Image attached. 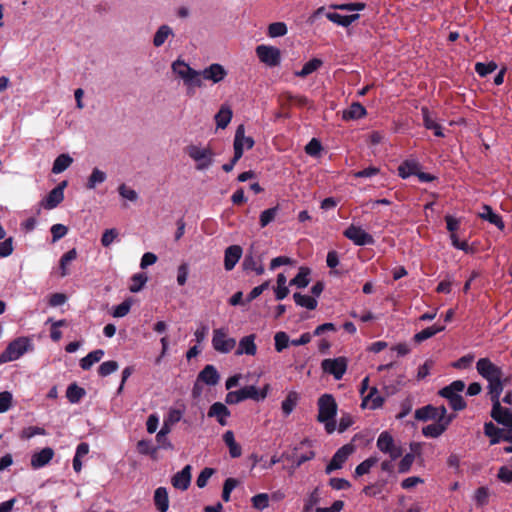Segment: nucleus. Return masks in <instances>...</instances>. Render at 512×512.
I'll return each instance as SVG.
<instances>
[{"label":"nucleus","instance_id":"f704fd0d","mask_svg":"<svg viewBox=\"0 0 512 512\" xmlns=\"http://www.w3.org/2000/svg\"><path fill=\"white\" fill-rule=\"evenodd\" d=\"M171 69L173 73L177 75L182 81L186 79V77H188L194 70L182 59L175 60L171 65Z\"/></svg>","mask_w":512,"mask_h":512},{"label":"nucleus","instance_id":"b1692460","mask_svg":"<svg viewBox=\"0 0 512 512\" xmlns=\"http://www.w3.org/2000/svg\"><path fill=\"white\" fill-rule=\"evenodd\" d=\"M421 113L423 117V124L424 127L428 130H432L434 132V135L437 137H444V133L442 131V127L440 124H438L433 118L429 112V109L427 107L421 108Z\"/></svg>","mask_w":512,"mask_h":512},{"label":"nucleus","instance_id":"603ef678","mask_svg":"<svg viewBox=\"0 0 512 512\" xmlns=\"http://www.w3.org/2000/svg\"><path fill=\"white\" fill-rule=\"evenodd\" d=\"M278 206H275V207H272V208H269V209H266L264 210L261 214H260V226L261 228H264L266 227L267 225H269L272 221L275 220L277 214H278Z\"/></svg>","mask_w":512,"mask_h":512},{"label":"nucleus","instance_id":"20e7f679","mask_svg":"<svg viewBox=\"0 0 512 512\" xmlns=\"http://www.w3.org/2000/svg\"><path fill=\"white\" fill-rule=\"evenodd\" d=\"M464 388L465 383L462 380H455L450 385L442 388L439 394L448 400L455 411H460L466 407V402L460 395Z\"/></svg>","mask_w":512,"mask_h":512},{"label":"nucleus","instance_id":"de8ad7c7","mask_svg":"<svg viewBox=\"0 0 512 512\" xmlns=\"http://www.w3.org/2000/svg\"><path fill=\"white\" fill-rule=\"evenodd\" d=\"M378 461L379 458L377 456H370L369 458L365 459L355 468V476L359 477L369 473L371 468L374 467Z\"/></svg>","mask_w":512,"mask_h":512},{"label":"nucleus","instance_id":"4d7b16f0","mask_svg":"<svg viewBox=\"0 0 512 512\" xmlns=\"http://www.w3.org/2000/svg\"><path fill=\"white\" fill-rule=\"evenodd\" d=\"M118 193L122 198L130 202H136L139 198L138 193L134 189L128 187L126 184L119 185Z\"/></svg>","mask_w":512,"mask_h":512},{"label":"nucleus","instance_id":"6e6552de","mask_svg":"<svg viewBox=\"0 0 512 512\" xmlns=\"http://www.w3.org/2000/svg\"><path fill=\"white\" fill-rule=\"evenodd\" d=\"M246 399H252L254 401H263L265 394H257V387L254 385L245 386L237 391H230L227 393L225 401L227 404H238Z\"/></svg>","mask_w":512,"mask_h":512},{"label":"nucleus","instance_id":"cd10ccee","mask_svg":"<svg viewBox=\"0 0 512 512\" xmlns=\"http://www.w3.org/2000/svg\"><path fill=\"white\" fill-rule=\"evenodd\" d=\"M326 17L331 22L342 26V27H348L353 22L357 21L359 19V14H352V15H341L339 13H327Z\"/></svg>","mask_w":512,"mask_h":512},{"label":"nucleus","instance_id":"5701e85b","mask_svg":"<svg viewBox=\"0 0 512 512\" xmlns=\"http://www.w3.org/2000/svg\"><path fill=\"white\" fill-rule=\"evenodd\" d=\"M220 375L213 365H206L198 374L197 381H201L207 385L214 386L219 382Z\"/></svg>","mask_w":512,"mask_h":512},{"label":"nucleus","instance_id":"13d9d810","mask_svg":"<svg viewBox=\"0 0 512 512\" xmlns=\"http://www.w3.org/2000/svg\"><path fill=\"white\" fill-rule=\"evenodd\" d=\"M269 498L267 493H259L251 498L252 506L255 509L263 510L269 506Z\"/></svg>","mask_w":512,"mask_h":512},{"label":"nucleus","instance_id":"7ed1b4c3","mask_svg":"<svg viewBox=\"0 0 512 512\" xmlns=\"http://www.w3.org/2000/svg\"><path fill=\"white\" fill-rule=\"evenodd\" d=\"M187 155L195 162L198 171L207 170L214 162V152L209 146L192 144L186 147Z\"/></svg>","mask_w":512,"mask_h":512},{"label":"nucleus","instance_id":"2eb2a0df","mask_svg":"<svg viewBox=\"0 0 512 512\" xmlns=\"http://www.w3.org/2000/svg\"><path fill=\"white\" fill-rule=\"evenodd\" d=\"M352 452L353 447L351 445H344L338 449L327 465L325 470L326 473L330 474L332 471L342 468L343 464L346 462Z\"/></svg>","mask_w":512,"mask_h":512},{"label":"nucleus","instance_id":"864d4df0","mask_svg":"<svg viewBox=\"0 0 512 512\" xmlns=\"http://www.w3.org/2000/svg\"><path fill=\"white\" fill-rule=\"evenodd\" d=\"M148 278L146 276V274L144 273H137V274H134L131 278V285L129 287L130 291L132 293H137L139 292L143 286L146 284Z\"/></svg>","mask_w":512,"mask_h":512},{"label":"nucleus","instance_id":"72a5a7b5","mask_svg":"<svg viewBox=\"0 0 512 512\" xmlns=\"http://www.w3.org/2000/svg\"><path fill=\"white\" fill-rule=\"evenodd\" d=\"M173 36H174V33L170 26H168L166 24L161 25L153 37V45L155 47H160L166 42V40L169 37H173Z\"/></svg>","mask_w":512,"mask_h":512},{"label":"nucleus","instance_id":"4c0bfd02","mask_svg":"<svg viewBox=\"0 0 512 512\" xmlns=\"http://www.w3.org/2000/svg\"><path fill=\"white\" fill-rule=\"evenodd\" d=\"M444 330H445V325L435 324L431 327H427V328L423 329L422 331L416 333L414 335V340L416 342L420 343L422 341H425V340L433 337L437 333L442 332Z\"/></svg>","mask_w":512,"mask_h":512},{"label":"nucleus","instance_id":"c756f323","mask_svg":"<svg viewBox=\"0 0 512 512\" xmlns=\"http://www.w3.org/2000/svg\"><path fill=\"white\" fill-rule=\"evenodd\" d=\"M223 441L229 448V454L232 458H238L242 455V448L235 441L234 433L231 430H228L224 433Z\"/></svg>","mask_w":512,"mask_h":512},{"label":"nucleus","instance_id":"c03bdc74","mask_svg":"<svg viewBox=\"0 0 512 512\" xmlns=\"http://www.w3.org/2000/svg\"><path fill=\"white\" fill-rule=\"evenodd\" d=\"M322 65V61L318 58H313L310 61L306 62L301 70L295 72L297 77L304 78L316 70H318Z\"/></svg>","mask_w":512,"mask_h":512},{"label":"nucleus","instance_id":"338daca9","mask_svg":"<svg viewBox=\"0 0 512 512\" xmlns=\"http://www.w3.org/2000/svg\"><path fill=\"white\" fill-rule=\"evenodd\" d=\"M50 231L52 234V242L55 243L67 234L68 228L63 224H54Z\"/></svg>","mask_w":512,"mask_h":512},{"label":"nucleus","instance_id":"2f4dec72","mask_svg":"<svg viewBox=\"0 0 512 512\" xmlns=\"http://www.w3.org/2000/svg\"><path fill=\"white\" fill-rule=\"evenodd\" d=\"M366 109L359 102L352 103L347 110L343 112L344 120H356L366 115Z\"/></svg>","mask_w":512,"mask_h":512},{"label":"nucleus","instance_id":"4be33fe9","mask_svg":"<svg viewBox=\"0 0 512 512\" xmlns=\"http://www.w3.org/2000/svg\"><path fill=\"white\" fill-rule=\"evenodd\" d=\"M257 352V346L255 344V335L251 334L240 339L236 355H250L254 356Z\"/></svg>","mask_w":512,"mask_h":512},{"label":"nucleus","instance_id":"dca6fc26","mask_svg":"<svg viewBox=\"0 0 512 512\" xmlns=\"http://www.w3.org/2000/svg\"><path fill=\"white\" fill-rule=\"evenodd\" d=\"M227 70L218 63H213L201 71L202 80H209L216 84L224 80Z\"/></svg>","mask_w":512,"mask_h":512},{"label":"nucleus","instance_id":"a211bd4d","mask_svg":"<svg viewBox=\"0 0 512 512\" xmlns=\"http://www.w3.org/2000/svg\"><path fill=\"white\" fill-rule=\"evenodd\" d=\"M54 450L50 447H45L42 450L35 452L31 456V467L34 470L46 466L53 458Z\"/></svg>","mask_w":512,"mask_h":512},{"label":"nucleus","instance_id":"bf43d9fd","mask_svg":"<svg viewBox=\"0 0 512 512\" xmlns=\"http://www.w3.org/2000/svg\"><path fill=\"white\" fill-rule=\"evenodd\" d=\"M496 69H497V64L493 61H491L489 63L478 62L475 64V71L481 77L487 76L488 74L494 72Z\"/></svg>","mask_w":512,"mask_h":512},{"label":"nucleus","instance_id":"69168bd1","mask_svg":"<svg viewBox=\"0 0 512 512\" xmlns=\"http://www.w3.org/2000/svg\"><path fill=\"white\" fill-rule=\"evenodd\" d=\"M414 460H415V456L413 455V453L405 454L402 457V459L400 460L399 465H398L399 473H407L410 470Z\"/></svg>","mask_w":512,"mask_h":512},{"label":"nucleus","instance_id":"473e14b6","mask_svg":"<svg viewBox=\"0 0 512 512\" xmlns=\"http://www.w3.org/2000/svg\"><path fill=\"white\" fill-rule=\"evenodd\" d=\"M419 170V163L415 160H405L398 167V175L406 179L411 175H416Z\"/></svg>","mask_w":512,"mask_h":512},{"label":"nucleus","instance_id":"e2e57ef3","mask_svg":"<svg viewBox=\"0 0 512 512\" xmlns=\"http://www.w3.org/2000/svg\"><path fill=\"white\" fill-rule=\"evenodd\" d=\"M451 243L454 248L464 251L468 254H474L475 249L467 241H460L456 234H450Z\"/></svg>","mask_w":512,"mask_h":512},{"label":"nucleus","instance_id":"9d476101","mask_svg":"<svg viewBox=\"0 0 512 512\" xmlns=\"http://www.w3.org/2000/svg\"><path fill=\"white\" fill-rule=\"evenodd\" d=\"M256 54L260 61L269 67L278 66L281 62V52L273 46L259 45L256 47Z\"/></svg>","mask_w":512,"mask_h":512},{"label":"nucleus","instance_id":"a19ab883","mask_svg":"<svg viewBox=\"0 0 512 512\" xmlns=\"http://www.w3.org/2000/svg\"><path fill=\"white\" fill-rule=\"evenodd\" d=\"M232 119V111L228 106L223 105L215 115L217 128L224 129Z\"/></svg>","mask_w":512,"mask_h":512},{"label":"nucleus","instance_id":"8fccbe9b","mask_svg":"<svg viewBox=\"0 0 512 512\" xmlns=\"http://www.w3.org/2000/svg\"><path fill=\"white\" fill-rule=\"evenodd\" d=\"M183 84L187 87L188 92L194 88H199L203 85L201 71L193 70L192 73L183 80Z\"/></svg>","mask_w":512,"mask_h":512},{"label":"nucleus","instance_id":"f3484780","mask_svg":"<svg viewBox=\"0 0 512 512\" xmlns=\"http://www.w3.org/2000/svg\"><path fill=\"white\" fill-rule=\"evenodd\" d=\"M65 186L66 182L64 181L48 193V195L43 201L44 208L54 209L63 201Z\"/></svg>","mask_w":512,"mask_h":512},{"label":"nucleus","instance_id":"c9c22d12","mask_svg":"<svg viewBox=\"0 0 512 512\" xmlns=\"http://www.w3.org/2000/svg\"><path fill=\"white\" fill-rule=\"evenodd\" d=\"M171 69L173 73L177 75L182 81L186 79V77H188L194 70L182 59L175 60L171 65Z\"/></svg>","mask_w":512,"mask_h":512},{"label":"nucleus","instance_id":"ea45409f","mask_svg":"<svg viewBox=\"0 0 512 512\" xmlns=\"http://www.w3.org/2000/svg\"><path fill=\"white\" fill-rule=\"evenodd\" d=\"M107 179V174L99 168H94L88 177L86 188L93 190L97 185L102 184Z\"/></svg>","mask_w":512,"mask_h":512},{"label":"nucleus","instance_id":"39448f33","mask_svg":"<svg viewBox=\"0 0 512 512\" xmlns=\"http://www.w3.org/2000/svg\"><path fill=\"white\" fill-rule=\"evenodd\" d=\"M30 346V340L26 337H19L13 340L0 354V363H7L19 359L29 350Z\"/></svg>","mask_w":512,"mask_h":512},{"label":"nucleus","instance_id":"0eeeda50","mask_svg":"<svg viewBox=\"0 0 512 512\" xmlns=\"http://www.w3.org/2000/svg\"><path fill=\"white\" fill-rule=\"evenodd\" d=\"M211 342L214 350L223 354L231 352L236 346V340L228 335L226 328L214 329Z\"/></svg>","mask_w":512,"mask_h":512},{"label":"nucleus","instance_id":"37998d69","mask_svg":"<svg viewBox=\"0 0 512 512\" xmlns=\"http://www.w3.org/2000/svg\"><path fill=\"white\" fill-rule=\"evenodd\" d=\"M293 299L298 306L304 307L309 310H314L317 307V300L309 295H303L301 293H294Z\"/></svg>","mask_w":512,"mask_h":512},{"label":"nucleus","instance_id":"a18cd8bd","mask_svg":"<svg viewBox=\"0 0 512 512\" xmlns=\"http://www.w3.org/2000/svg\"><path fill=\"white\" fill-rule=\"evenodd\" d=\"M243 268L246 271H254L257 275H262L264 273L263 265L252 255L245 256Z\"/></svg>","mask_w":512,"mask_h":512},{"label":"nucleus","instance_id":"f03ea898","mask_svg":"<svg viewBox=\"0 0 512 512\" xmlns=\"http://www.w3.org/2000/svg\"><path fill=\"white\" fill-rule=\"evenodd\" d=\"M337 413V404L330 394L322 395L318 400V416L319 422L325 424V430L328 433L335 431V416Z\"/></svg>","mask_w":512,"mask_h":512},{"label":"nucleus","instance_id":"7c9ffc66","mask_svg":"<svg viewBox=\"0 0 512 512\" xmlns=\"http://www.w3.org/2000/svg\"><path fill=\"white\" fill-rule=\"evenodd\" d=\"M448 427V421L439 422L436 421L429 425H426L422 429V433L426 437L437 438L439 437Z\"/></svg>","mask_w":512,"mask_h":512},{"label":"nucleus","instance_id":"9b49d317","mask_svg":"<svg viewBox=\"0 0 512 512\" xmlns=\"http://www.w3.org/2000/svg\"><path fill=\"white\" fill-rule=\"evenodd\" d=\"M343 234L346 238L358 246L372 245L374 243L373 236L367 233L360 226L352 224L344 231Z\"/></svg>","mask_w":512,"mask_h":512},{"label":"nucleus","instance_id":"ddd939ff","mask_svg":"<svg viewBox=\"0 0 512 512\" xmlns=\"http://www.w3.org/2000/svg\"><path fill=\"white\" fill-rule=\"evenodd\" d=\"M254 140L250 136L245 135L244 125H239L235 132L233 148L237 157H242L245 149H251L254 146Z\"/></svg>","mask_w":512,"mask_h":512},{"label":"nucleus","instance_id":"412c9836","mask_svg":"<svg viewBox=\"0 0 512 512\" xmlns=\"http://www.w3.org/2000/svg\"><path fill=\"white\" fill-rule=\"evenodd\" d=\"M242 248L238 245L229 246L225 250L224 267L227 271L232 270L242 256Z\"/></svg>","mask_w":512,"mask_h":512},{"label":"nucleus","instance_id":"09e8293b","mask_svg":"<svg viewBox=\"0 0 512 512\" xmlns=\"http://www.w3.org/2000/svg\"><path fill=\"white\" fill-rule=\"evenodd\" d=\"M287 279L283 273L277 275V286L274 289L275 298L277 300H283L289 293V289L286 285Z\"/></svg>","mask_w":512,"mask_h":512},{"label":"nucleus","instance_id":"680f3d73","mask_svg":"<svg viewBox=\"0 0 512 512\" xmlns=\"http://www.w3.org/2000/svg\"><path fill=\"white\" fill-rule=\"evenodd\" d=\"M118 367V363L114 360L105 361L99 366L98 373L100 376L106 377L117 371Z\"/></svg>","mask_w":512,"mask_h":512},{"label":"nucleus","instance_id":"bb28decb","mask_svg":"<svg viewBox=\"0 0 512 512\" xmlns=\"http://www.w3.org/2000/svg\"><path fill=\"white\" fill-rule=\"evenodd\" d=\"M384 403V398L379 395L376 387L370 389L367 396L363 398L362 406L370 409L380 408Z\"/></svg>","mask_w":512,"mask_h":512},{"label":"nucleus","instance_id":"c85d7f7f","mask_svg":"<svg viewBox=\"0 0 512 512\" xmlns=\"http://www.w3.org/2000/svg\"><path fill=\"white\" fill-rule=\"evenodd\" d=\"M154 504L160 512H167L169 508L168 492L165 487H158L154 492Z\"/></svg>","mask_w":512,"mask_h":512},{"label":"nucleus","instance_id":"423d86ee","mask_svg":"<svg viewBox=\"0 0 512 512\" xmlns=\"http://www.w3.org/2000/svg\"><path fill=\"white\" fill-rule=\"evenodd\" d=\"M376 446L382 453L387 454L391 460H396L403 454L401 445L396 443L392 435L387 431L379 434Z\"/></svg>","mask_w":512,"mask_h":512},{"label":"nucleus","instance_id":"4468645a","mask_svg":"<svg viewBox=\"0 0 512 512\" xmlns=\"http://www.w3.org/2000/svg\"><path fill=\"white\" fill-rule=\"evenodd\" d=\"M485 435L491 438L490 444L494 445L500 442V440L512 441V428L511 429H500L495 426L492 422L485 423L484 425Z\"/></svg>","mask_w":512,"mask_h":512},{"label":"nucleus","instance_id":"0e129e2a","mask_svg":"<svg viewBox=\"0 0 512 512\" xmlns=\"http://www.w3.org/2000/svg\"><path fill=\"white\" fill-rule=\"evenodd\" d=\"M238 483V480L235 478H227L225 480L222 492V499L225 502H228L230 500V494L237 487Z\"/></svg>","mask_w":512,"mask_h":512},{"label":"nucleus","instance_id":"aec40b11","mask_svg":"<svg viewBox=\"0 0 512 512\" xmlns=\"http://www.w3.org/2000/svg\"><path fill=\"white\" fill-rule=\"evenodd\" d=\"M191 466L186 465L181 471L177 472L171 480L172 485L179 490H187L191 483Z\"/></svg>","mask_w":512,"mask_h":512},{"label":"nucleus","instance_id":"052dcab7","mask_svg":"<svg viewBox=\"0 0 512 512\" xmlns=\"http://www.w3.org/2000/svg\"><path fill=\"white\" fill-rule=\"evenodd\" d=\"M274 341H275V349L277 352H282L285 348L288 347V344L291 342L289 340L288 335L283 331L277 332L275 334Z\"/></svg>","mask_w":512,"mask_h":512},{"label":"nucleus","instance_id":"6e6d98bb","mask_svg":"<svg viewBox=\"0 0 512 512\" xmlns=\"http://www.w3.org/2000/svg\"><path fill=\"white\" fill-rule=\"evenodd\" d=\"M287 33V26L283 22H274L268 27V35L271 38L281 37Z\"/></svg>","mask_w":512,"mask_h":512},{"label":"nucleus","instance_id":"774afa93","mask_svg":"<svg viewBox=\"0 0 512 512\" xmlns=\"http://www.w3.org/2000/svg\"><path fill=\"white\" fill-rule=\"evenodd\" d=\"M157 450L156 447L153 446L150 440H140L137 443V451L143 455H150L155 453Z\"/></svg>","mask_w":512,"mask_h":512},{"label":"nucleus","instance_id":"e433bc0d","mask_svg":"<svg viewBox=\"0 0 512 512\" xmlns=\"http://www.w3.org/2000/svg\"><path fill=\"white\" fill-rule=\"evenodd\" d=\"M103 356L104 351L102 349L94 350L81 359L80 367L83 370H89L95 363L99 362Z\"/></svg>","mask_w":512,"mask_h":512},{"label":"nucleus","instance_id":"79ce46f5","mask_svg":"<svg viewBox=\"0 0 512 512\" xmlns=\"http://www.w3.org/2000/svg\"><path fill=\"white\" fill-rule=\"evenodd\" d=\"M73 162V159L68 154L59 155L53 163L52 172L54 174H59L65 171Z\"/></svg>","mask_w":512,"mask_h":512},{"label":"nucleus","instance_id":"f8f14e48","mask_svg":"<svg viewBox=\"0 0 512 512\" xmlns=\"http://www.w3.org/2000/svg\"><path fill=\"white\" fill-rule=\"evenodd\" d=\"M321 366L326 373L333 375L336 380H340L346 372L347 360L345 357L324 359Z\"/></svg>","mask_w":512,"mask_h":512},{"label":"nucleus","instance_id":"f257e3e1","mask_svg":"<svg viewBox=\"0 0 512 512\" xmlns=\"http://www.w3.org/2000/svg\"><path fill=\"white\" fill-rule=\"evenodd\" d=\"M476 370L488 382L487 388L490 398L501 396L504 386L508 381L502 369L489 358H480L476 363Z\"/></svg>","mask_w":512,"mask_h":512},{"label":"nucleus","instance_id":"393cba45","mask_svg":"<svg viewBox=\"0 0 512 512\" xmlns=\"http://www.w3.org/2000/svg\"><path fill=\"white\" fill-rule=\"evenodd\" d=\"M479 217L489 223L495 225L498 229L503 230L505 224L500 215L496 214L492 208L488 205L482 207V211L479 213Z\"/></svg>","mask_w":512,"mask_h":512},{"label":"nucleus","instance_id":"49530a36","mask_svg":"<svg viewBox=\"0 0 512 512\" xmlns=\"http://www.w3.org/2000/svg\"><path fill=\"white\" fill-rule=\"evenodd\" d=\"M85 394V390L75 383L70 384L66 391L67 399L73 404L80 402V400L85 396Z\"/></svg>","mask_w":512,"mask_h":512},{"label":"nucleus","instance_id":"5fc2aeb1","mask_svg":"<svg viewBox=\"0 0 512 512\" xmlns=\"http://www.w3.org/2000/svg\"><path fill=\"white\" fill-rule=\"evenodd\" d=\"M309 270L300 268L298 274L290 281V285H295L298 288H305L309 284Z\"/></svg>","mask_w":512,"mask_h":512},{"label":"nucleus","instance_id":"58836bf2","mask_svg":"<svg viewBox=\"0 0 512 512\" xmlns=\"http://www.w3.org/2000/svg\"><path fill=\"white\" fill-rule=\"evenodd\" d=\"M299 400V395L295 391H290L286 398L282 401L281 409L285 416L290 415L295 409Z\"/></svg>","mask_w":512,"mask_h":512},{"label":"nucleus","instance_id":"1a4fd4ad","mask_svg":"<svg viewBox=\"0 0 512 512\" xmlns=\"http://www.w3.org/2000/svg\"><path fill=\"white\" fill-rule=\"evenodd\" d=\"M492 401L491 417L498 423L512 429V410L501 405L500 396L490 398Z\"/></svg>","mask_w":512,"mask_h":512},{"label":"nucleus","instance_id":"6ab92c4d","mask_svg":"<svg viewBox=\"0 0 512 512\" xmlns=\"http://www.w3.org/2000/svg\"><path fill=\"white\" fill-rule=\"evenodd\" d=\"M208 417L215 418L221 426L227 425V419L231 413L229 409L221 402L213 403L208 410Z\"/></svg>","mask_w":512,"mask_h":512},{"label":"nucleus","instance_id":"3c124183","mask_svg":"<svg viewBox=\"0 0 512 512\" xmlns=\"http://www.w3.org/2000/svg\"><path fill=\"white\" fill-rule=\"evenodd\" d=\"M77 257V251L75 248L69 250L65 254L62 255L60 259V274L62 277L67 276L69 274V270L67 268L68 264L75 260Z\"/></svg>","mask_w":512,"mask_h":512},{"label":"nucleus","instance_id":"a878e982","mask_svg":"<svg viewBox=\"0 0 512 512\" xmlns=\"http://www.w3.org/2000/svg\"><path fill=\"white\" fill-rule=\"evenodd\" d=\"M295 453L304 450L303 453L298 456L302 461L307 462L312 460L315 457V452L313 450V442L309 439L302 440L298 445L293 448Z\"/></svg>","mask_w":512,"mask_h":512}]
</instances>
